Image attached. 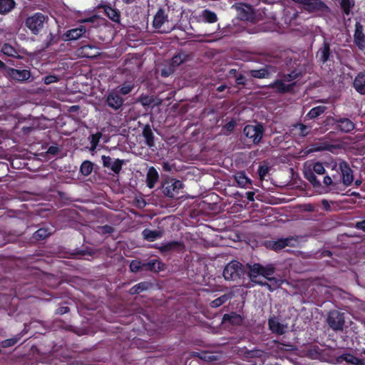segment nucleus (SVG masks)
Segmentation results:
<instances>
[{"instance_id":"nucleus-1","label":"nucleus","mask_w":365,"mask_h":365,"mask_svg":"<svg viewBox=\"0 0 365 365\" xmlns=\"http://www.w3.org/2000/svg\"><path fill=\"white\" fill-rule=\"evenodd\" d=\"M242 133L246 138L245 141L247 144L258 145L262 139L264 128L261 123L249 124L244 127Z\"/></svg>"},{"instance_id":"nucleus-2","label":"nucleus","mask_w":365,"mask_h":365,"mask_svg":"<svg viewBox=\"0 0 365 365\" xmlns=\"http://www.w3.org/2000/svg\"><path fill=\"white\" fill-rule=\"evenodd\" d=\"M48 21V17L47 15L41 12H36L26 19L25 26L32 34L38 35L44 29L45 24H47Z\"/></svg>"},{"instance_id":"nucleus-3","label":"nucleus","mask_w":365,"mask_h":365,"mask_svg":"<svg viewBox=\"0 0 365 365\" xmlns=\"http://www.w3.org/2000/svg\"><path fill=\"white\" fill-rule=\"evenodd\" d=\"M327 125H331L334 129L342 133H349L355 129V124L348 118L340 116L327 117Z\"/></svg>"},{"instance_id":"nucleus-4","label":"nucleus","mask_w":365,"mask_h":365,"mask_svg":"<svg viewBox=\"0 0 365 365\" xmlns=\"http://www.w3.org/2000/svg\"><path fill=\"white\" fill-rule=\"evenodd\" d=\"M222 274L225 280L240 279L245 274L243 265L237 260H232L225 267Z\"/></svg>"},{"instance_id":"nucleus-5","label":"nucleus","mask_w":365,"mask_h":365,"mask_svg":"<svg viewBox=\"0 0 365 365\" xmlns=\"http://www.w3.org/2000/svg\"><path fill=\"white\" fill-rule=\"evenodd\" d=\"M182 187V181L173 178H167L162 182L163 192L169 197L174 198L177 197Z\"/></svg>"},{"instance_id":"nucleus-6","label":"nucleus","mask_w":365,"mask_h":365,"mask_svg":"<svg viewBox=\"0 0 365 365\" xmlns=\"http://www.w3.org/2000/svg\"><path fill=\"white\" fill-rule=\"evenodd\" d=\"M327 322L335 331H342L345 324L344 313L338 310H331L328 313Z\"/></svg>"},{"instance_id":"nucleus-7","label":"nucleus","mask_w":365,"mask_h":365,"mask_svg":"<svg viewBox=\"0 0 365 365\" xmlns=\"http://www.w3.org/2000/svg\"><path fill=\"white\" fill-rule=\"evenodd\" d=\"M297 243V240L294 237L286 238H279L277 240H268L265 242L267 248L278 252L286 247H294Z\"/></svg>"},{"instance_id":"nucleus-8","label":"nucleus","mask_w":365,"mask_h":365,"mask_svg":"<svg viewBox=\"0 0 365 365\" xmlns=\"http://www.w3.org/2000/svg\"><path fill=\"white\" fill-rule=\"evenodd\" d=\"M153 247L158 250L161 254L165 255L173 252H182L185 250V245L182 241L173 240L162 242L160 245L155 244Z\"/></svg>"},{"instance_id":"nucleus-9","label":"nucleus","mask_w":365,"mask_h":365,"mask_svg":"<svg viewBox=\"0 0 365 365\" xmlns=\"http://www.w3.org/2000/svg\"><path fill=\"white\" fill-rule=\"evenodd\" d=\"M168 23V16L165 14L163 9H159L154 16L153 21V26L158 30L159 33H169L171 31L170 28H165L164 24Z\"/></svg>"},{"instance_id":"nucleus-10","label":"nucleus","mask_w":365,"mask_h":365,"mask_svg":"<svg viewBox=\"0 0 365 365\" xmlns=\"http://www.w3.org/2000/svg\"><path fill=\"white\" fill-rule=\"evenodd\" d=\"M339 170L341 173L342 186L346 188L350 186L354 180L353 170L349 163L344 160L339 162Z\"/></svg>"},{"instance_id":"nucleus-11","label":"nucleus","mask_w":365,"mask_h":365,"mask_svg":"<svg viewBox=\"0 0 365 365\" xmlns=\"http://www.w3.org/2000/svg\"><path fill=\"white\" fill-rule=\"evenodd\" d=\"M4 76L11 80L23 82L29 79L31 77V72L27 69L19 70L9 67L8 68H6Z\"/></svg>"},{"instance_id":"nucleus-12","label":"nucleus","mask_w":365,"mask_h":365,"mask_svg":"<svg viewBox=\"0 0 365 365\" xmlns=\"http://www.w3.org/2000/svg\"><path fill=\"white\" fill-rule=\"evenodd\" d=\"M124 99L118 93L117 89H112L110 91L106 99V105L114 110H118L123 105Z\"/></svg>"},{"instance_id":"nucleus-13","label":"nucleus","mask_w":365,"mask_h":365,"mask_svg":"<svg viewBox=\"0 0 365 365\" xmlns=\"http://www.w3.org/2000/svg\"><path fill=\"white\" fill-rule=\"evenodd\" d=\"M295 86V82L285 84L284 81L282 78L275 80L274 82L269 84L267 87L274 90V91L277 93L284 94L292 93Z\"/></svg>"},{"instance_id":"nucleus-14","label":"nucleus","mask_w":365,"mask_h":365,"mask_svg":"<svg viewBox=\"0 0 365 365\" xmlns=\"http://www.w3.org/2000/svg\"><path fill=\"white\" fill-rule=\"evenodd\" d=\"M86 32V27L83 25L77 28L68 30L63 34L62 38L64 41L78 40L82 37Z\"/></svg>"},{"instance_id":"nucleus-15","label":"nucleus","mask_w":365,"mask_h":365,"mask_svg":"<svg viewBox=\"0 0 365 365\" xmlns=\"http://www.w3.org/2000/svg\"><path fill=\"white\" fill-rule=\"evenodd\" d=\"M354 42L359 49L363 50L365 48V34L364 33V26L359 22H356L355 24Z\"/></svg>"},{"instance_id":"nucleus-16","label":"nucleus","mask_w":365,"mask_h":365,"mask_svg":"<svg viewBox=\"0 0 365 365\" xmlns=\"http://www.w3.org/2000/svg\"><path fill=\"white\" fill-rule=\"evenodd\" d=\"M268 327L272 333L277 335H282L286 332L287 325L280 323L275 317L268 319Z\"/></svg>"},{"instance_id":"nucleus-17","label":"nucleus","mask_w":365,"mask_h":365,"mask_svg":"<svg viewBox=\"0 0 365 365\" xmlns=\"http://www.w3.org/2000/svg\"><path fill=\"white\" fill-rule=\"evenodd\" d=\"M248 268V276L252 282L256 284L259 280L257 279V277L262 276L263 265L259 263H254L253 264H247Z\"/></svg>"},{"instance_id":"nucleus-18","label":"nucleus","mask_w":365,"mask_h":365,"mask_svg":"<svg viewBox=\"0 0 365 365\" xmlns=\"http://www.w3.org/2000/svg\"><path fill=\"white\" fill-rule=\"evenodd\" d=\"M190 59V55L186 51H180L173 56L170 62V67L174 70L176 67L179 66L182 63L189 61Z\"/></svg>"},{"instance_id":"nucleus-19","label":"nucleus","mask_w":365,"mask_h":365,"mask_svg":"<svg viewBox=\"0 0 365 365\" xmlns=\"http://www.w3.org/2000/svg\"><path fill=\"white\" fill-rule=\"evenodd\" d=\"M353 86L361 95H365V71L359 72L355 77Z\"/></svg>"},{"instance_id":"nucleus-20","label":"nucleus","mask_w":365,"mask_h":365,"mask_svg":"<svg viewBox=\"0 0 365 365\" xmlns=\"http://www.w3.org/2000/svg\"><path fill=\"white\" fill-rule=\"evenodd\" d=\"M142 135L145 139V143L149 148L155 147V135L149 124L143 127Z\"/></svg>"},{"instance_id":"nucleus-21","label":"nucleus","mask_w":365,"mask_h":365,"mask_svg":"<svg viewBox=\"0 0 365 365\" xmlns=\"http://www.w3.org/2000/svg\"><path fill=\"white\" fill-rule=\"evenodd\" d=\"M143 270L158 272L165 268V264L158 259H151L143 263Z\"/></svg>"},{"instance_id":"nucleus-22","label":"nucleus","mask_w":365,"mask_h":365,"mask_svg":"<svg viewBox=\"0 0 365 365\" xmlns=\"http://www.w3.org/2000/svg\"><path fill=\"white\" fill-rule=\"evenodd\" d=\"M60 41V36L57 34L49 32L46 38L41 43V49L44 51L51 46L57 44Z\"/></svg>"},{"instance_id":"nucleus-23","label":"nucleus","mask_w":365,"mask_h":365,"mask_svg":"<svg viewBox=\"0 0 365 365\" xmlns=\"http://www.w3.org/2000/svg\"><path fill=\"white\" fill-rule=\"evenodd\" d=\"M222 321L224 322H229L232 325L240 326L243 323L244 318L236 312H230L223 315Z\"/></svg>"},{"instance_id":"nucleus-24","label":"nucleus","mask_w":365,"mask_h":365,"mask_svg":"<svg viewBox=\"0 0 365 365\" xmlns=\"http://www.w3.org/2000/svg\"><path fill=\"white\" fill-rule=\"evenodd\" d=\"M330 55V44L324 41L322 46L318 51L317 56H319V61L322 63H325L329 60Z\"/></svg>"},{"instance_id":"nucleus-25","label":"nucleus","mask_w":365,"mask_h":365,"mask_svg":"<svg viewBox=\"0 0 365 365\" xmlns=\"http://www.w3.org/2000/svg\"><path fill=\"white\" fill-rule=\"evenodd\" d=\"M96 50V46L91 44H86L79 47L78 51L82 56L92 58L96 57L97 55Z\"/></svg>"},{"instance_id":"nucleus-26","label":"nucleus","mask_w":365,"mask_h":365,"mask_svg":"<svg viewBox=\"0 0 365 365\" xmlns=\"http://www.w3.org/2000/svg\"><path fill=\"white\" fill-rule=\"evenodd\" d=\"M158 173L154 167H150L148 169L146 176V183L149 188H153L155 183L158 180Z\"/></svg>"},{"instance_id":"nucleus-27","label":"nucleus","mask_w":365,"mask_h":365,"mask_svg":"<svg viewBox=\"0 0 365 365\" xmlns=\"http://www.w3.org/2000/svg\"><path fill=\"white\" fill-rule=\"evenodd\" d=\"M142 235L144 240L148 242H153L163 237V232L160 230H152L146 228L142 232Z\"/></svg>"},{"instance_id":"nucleus-28","label":"nucleus","mask_w":365,"mask_h":365,"mask_svg":"<svg viewBox=\"0 0 365 365\" xmlns=\"http://www.w3.org/2000/svg\"><path fill=\"white\" fill-rule=\"evenodd\" d=\"M152 287V284L149 282H141L133 286L130 290L129 294L131 295L140 294L144 291L148 290Z\"/></svg>"},{"instance_id":"nucleus-29","label":"nucleus","mask_w":365,"mask_h":365,"mask_svg":"<svg viewBox=\"0 0 365 365\" xmlns=\"http://www.w3.org/2000/svg\"><path fill=\"white\" fill-rule=\"evenodd\" d=\"M327 107L324 106H318L312 108L306 115L305 118L313 120L325 113Z\"/></svg>"},{"instance_id":"nucleus-30","label":"nucleus","mask_w":365,"mask_h":365,"mask_svg":"<svg viewBox=\"0 0 365 365\" xmlns=\"http://www.w3.org/2000/svg\"><path fill=\"white\" fill-rule=\"evenodd\" d=\"M235 179L237 185L241 187H246L247 185H252L251 180L243 171L237 172L235 175Z\"/></svg>"},{"instance_id":"nucleus-31","label":"nucleus","mask_w":365,"mask_h":365,"mask_svg":"<svg viewBox=\"0 0 365 365\" xmlns=\"http://www.w3.org/2000/svg\"><path fill=\"white\" fill-rule=\"evenodd\" d=\"M16 6L14 0H0V14H7Z\"/></svg>"},{"instance_id":"nucleus-32","label":"nucleus","mask_w":365,"mask_h":365,"mask_svg":"<svg viewBox=\"0 0 365 365\" xmlns=\"http://www.w3.org/2000/svg\"><path fill=\"white\" fill-rule=\"evenodd\" d=\"M304 176L314 187L319 188L322 186L320 180L317 178L315 173L312 170H304Z\"/></svg>"},{"instance_id":"nucleus-33","label":"nucleus","mask_w":365,"mask_h":365,"mask_svg":"<svg viewBox=\"0 0 365 365\" xmlns=\"http://www.w3.org/2000/svg\"><path fill=\"white\" fill-rule=\"evenodd\" d=\"M249 74L252 78L262 79L268 78L270 73L267 68H262L260 69L250 70Z\"/></svg>"},{"instance_id":"nucleus-34","label":"nucleus","mask_w":365,"mask_h":365,"mask_svg":"<svg viewBox=\"0 0 365 365\" xmlns=\"http://www.w3.org/2000/svg\"><path fill=\"white\" fill-rule=\"evenodd\" d=\"M331 178L334 184V187H331V192L339 193L340 191H344L345 190L342 186L341 174L339 175H333Z\"/></svg>"},{"instance_id":"nucleus-35","label":"nucleus","mask_w":365,"mask_h":365,"mask_svg":"<svg viewBox=\"0 0 365 365\" xmlns=\"http://www.w3.org/2000/svg\"><path fill=\"white\" fill-rule=\"evenodd\" d=\"M293 127L294 128L292 129V130H296V134L301 137L307 136L310 133L311 130L310 126H308L300 123L293 125Z\"/></svg>"},{"instance_id":"nucleus-36","label":"nucleus","mask_w":365,"mask_h":365,"mask_svg":"<svg viewBox=\"0 0 365 365\" xmlns=\"http://www.w3.org/2000/svg\"><path fill=\"white\" fill-rule=\"evenodd\" d=\"M340 359L346 363L354 365H363V360L357 358L351 354L346 353L340 356Z\"/></svg>"},{"instance_id":"nucleus-37","label":"nucleus","mask_w":365,"mask_h":365,"mask_svg":"<svg viewBox=\"0 0 365 365\" xmlns=\"http://www.w3.org/2000/svg\"><path fill=\"white\" fill-rule=\"evenodd\" d=\"M23 336L22 333L15 335L14 337L6 339L1 342V346L2 348H9L16 345L21 339Z\"/></svg>"},{"instance_id":"nucleus-38","label":"nucleus","mask_w":365,"mask_h":365,"mask_svg":"<svg viewBox=\"0 0 365 365\" xmlns=\"http://www.w3.org/2000/svg\"><path fill=\"white\" fill-rule=\"evenodd\" d=\"M105 11L108 17L114 22L118 23L120 19V12L111 6H107Z\"/></svg>"},{"instance_id":"nucleus-39","label":"nucleus","mask_w":365,"mask_h":365,"mask_svg":"<svg viewBox=\"0 0 365 365\" xmlns=\"http://www.w3.org/2000/svg\"><path fill=\"white\" fill-rule=\"evenodd\" d=\"M354 0H341L340 1V7L344 14L346 16L351 14V11L354 8Z\"/></svg>"},{"instance_id":"nucleus-40","label":"nucleus","mask_w":365,"mask_h":365,"mask_svg":"<svg viewBox=\"0 0 365 365\" xmlns=\"http://www.w3.org/2000/svg\"><path fill=\"white\" fill-rule=\"evenodd\" d=\"M102 135H103V134L100 131H98L96 133L91 134L89 135L88 140L91 143V148H90L91 151H94L96 149V148L100 142V140L102 138Z\"/></svg>"},{"instance_id":"nucleus-41","label":"nucleus","mask_w":365,"mask_h":365,"mask_svg":"<svg viewBox=\"0 0 365 365\" xmlns=\"http://www.w3.org/2000/svg\"><path fill=\"white\" fill-rule=\"evenodd\" d=\"M51 235V232L44 227L39 228L33 235V238L36 240H44Z\"/></svg>"},{"instance_id":"nucleus-42","label":"nucleus","mask_w":365,"mask_h":365,"mask_svg":"<svg viewBox=\"0 0 365 365\" xmlns=\"http://www.w3.org/2000/svg\"><path fill=\"white\" fill-rule=\"evenodd\" d=\"M93 170V163L89 160H85L80 167V172L85 176L89 175Z\"/></svg>"},{"instance_id":"nucleus-43","label":"nucleus","mask_w":365,"mask_h":365,"mask_svg":"<svg viewBox=\"0 0 365 365\" xmlns=\"http://www.w3.org/2000/svg\"><path fill=\"white\" fill-rule=\"evenodd\" d=\"M307 356L312 359H319L322 356H324L323 350L317 345L312 346L308 349Z\"/></svg>"},{"instance_id":"nucleus-44","label":"nucleus","mask_w":365,"mask_h":365,"mask_svg":"<svg viewBox=\"0 0 365 365\" xmlns=\"http://www.w3.org/2000/svg\"><path fill=\"white\" fill-rule=\"evenodd\" d=\"M202 17L205 21L212 24L217 21V16L214 11H212L209 9H205L202 11Z\"/></svg>"},{"instance_id":"nucleus-45","label":"nucleus","mask_w":365,"mask_h":365,"mask_svg":"<svg viewBox=\"0 0 365 365\" xmlns=\"http://www.w3.org/2000/svg\"><path fill=\"white\" fill-rule=\"evenodd\" d=\"M230 299L229 295L223 294L211 301L210 305L212 308H217L225 304Z\"/></svg>"},{"instance_id":"nucleus-46","label":"nucleus","mask_w":365,"mask_h":365,"mask_svg":"<svg viewBox=\"0 0 365 365\" xmlns=\"http://www.w3.org/2000/svg\"><path fill=\"white\" fill-rule=\"evenodd\" d=\"M95 231L99 235H111L115 231V229L110 225H106L103 226H97Z\"/></svg>"},{"instance_id":"nucleus-47","label":"nucleus","mask_w":365,"mask_h":365,"mask_svg":"<svg viewBox=\"0 0 365 365\" xmlns=\"http://www.w3.org/2000/svg\"><path fill=\"white\" fill-rule=\"evenodd\" d=\"M1 51L4 54L8 56L16 57L19 56L17 51L9 43L4 44L1 48Z\"/></svg>"},{"instance_id":"nucleus-48","label":"nucleus","mask_w":365,"mask_h":365,"mask_svg":"<svg viewBox=\"0 0 365 365\" xmlns=\"http://www.w3.org/2000/svg\"><path fill=\"white\" fill-rule=\"evenodd\" d=\"M133 88V84H132L131 83L125 82L121 86L118 87L116 89L118 90V92L120 96H125L129 94L132 91Z\"/></svg>"},{"instance_id":"nucleus-49","label":"nucleus","mask_w":365,"mask_h":365,"mask_svg":"<svg viewBox=\"0 0 365 365\" xmlns=\"http://www.w3.org/2000/svg\"><path fill=\"white\" fill-rule=\"evenodd\" d=\"M123 164H125L124 160L115 159L112 162L109 169H110L114 173L119 174L122 170Z\"/></svg>"},{"instance_id":"nucleus-50","label":"nucleus","mask_w":365,"mask_h":365,"mask_svg":"<svg viewBox=\"0 0 365 365\" xmlns=\"http://www.w3.org/2000/svg\"><path fill=\"white\" fill-rule=\"evenodd\" d=\"M275 270L276 268L273 264H268L266 266H263L262 277L267 279L271 277L270 276L274 274Z\"/></svg>"},{"instance_id":"nucleus-51","label":"nucleus","mask_w":365,"mask_h":365,"mask_svg":"<svg viewBox=\"0 0 365 365\" xmlns=\"http://www.w3.org/2000/svg\"><path fill=\"white\" fill-rule=\"evenodd\" d=\"M302 73L300 72L294 70L291 71L289 73L284 74L282 76V79L287 82H291L294 80H296L302 76Z\"/></svg>"},{"instance_id":"nucleus-52","label":"nucleus","mask_w":365,"mask_h":365,"mask_svg":"<svg viewBox=\"0 0 365 365\" xmlns=\"http://www.w3.org/2000/svg\"><path fill=\"white\" fill-rule=\"evenodd\" d=\"M235 87L238 89H241L242 87L247 85V79L246 76L242 73H239L235 78Z\"/></svg>"},{"instance_id":"nucleus-53","label":"nucleus","mask_w":365,"mask_h":365,"mask_svg":"<svg viewBox=\"0 0 365 365\" xmlns=\"http://www.w3.org/2000/svg\"><path fill=\"white\" fill-rule=\"evenodd\" d=\"M129 267L132 272H138L140 270H143V262L138 260H133Z\"/></svg>"},{"instance_id":"nucleus-54","label":"nucleus","mask_w":365,"mask_h":365,"mask_svg":"<svg viewBox=\"0 0 365 365\" xmlns=\"http://www.w3.org/2000/svg\"><path fill=\"white\" fill-rule=\"evenodd\" d=\"M315 174L322 175L325 173V168L323 164L320 162H317L313 165V169L312 170Z\"/></svg>"},{"instance_id":"nucleus-55","label":"nucleus","mask_w":365,"mask_h":365,"mask_svg":"<svg viewBox=\"0 0 365 365\" xmlns=\"http://www.w3.org/2000/svg\"><path fill=\"white\" fill-rule=\"evenodd\" d=\"M269 169V167L266 165H259L258 168V175L260 180H264L265 176L267 175Z\"/></svg>"},{"instance_id":"nucleus-56","label":"nucleus","mask_w":365,"mask_h":365,"mask_svg":"<svg viewBox=\"0 0 365 365\" xmlns=\"http://www.w3.org/2000/svg\"><path fill=\"white\" fill-rule=\"evenodd\" d=\"M58 77L56 75H48V76H45V78L43 79V82L46 85H49L51 83L58 82Z\"/></svg>"},{"instance_id":"nucleus-57","label":"nucleus","mask_w":365,"mask_h":365,"mask_svg":"<svg viewBox=\"0 0 365 365\" xmlns=\"http://www.w3.org/2000/svg\"><path fill=\"white\" fill-rule=\"evenodd\" d=\"M323 182L324 185L328 188L329 191L331 192V187H334L331 177L326 175L324 177Z\"/></svg>"},{"instance_id":"nucleus-58","label":"nucleus","mask_w":365,"mask_h":365,"mask_svg":"<svg viewBox=\"0 0 365 365\" xmlns=\"http://www.w3.org/2000/svg\"><path fill=\"white\" fill-rule=\"evenodd\" d=\"M101 159L103 167L109 168L113 162V159L110 156L106 155H102Z\"/></svg>"},{"instance_id":"nucleus-59","label":"nucleus","mask_w":365,"mask_h":365,"mask_svg":"<svg viewBox=\"0 0 365 365\" xmlns=\"http://www.w3.org/2000/svg\"><path fill=\"white\" fill-rule=\"evenodd\" d=\"M235 125H236V122L234 120H231L230 121L227 122L224 125V129H225L227 131L231 133L234 130Z\"/></svg>"},{"instance_id":"nucleus-60","label":"nucleus","mask_w":365,"mask_h":365,"mask_svg":"<svg viewBox=\"0 0 365 365\" xmlns=\"http://www.w3.org/2000/svg\"><path fill=\"white\" fill-rule=\"evenodd\" d=\"M269 283L272 286H274V290H276L281 285V280L275 277L268 278Z\"/></svg>"},{"instance_id":"nucleus-61","label":"nucleus","mask_w":365,"mask_h":365,"mask_svg":"<svg viewBox=\"0 0 365 365\" xmlns=\"http://www.w3.org/2000/svg\"><path fill=\"white\" fill-rule=\"evenodd\" d=\"M9 236L6 235L4 232H0V247L4 246L9 242Z\"/></svg>"},{"instance_id":"nucleus-62","label":"nucleus","mask_w":365,"mask_h":365,"mask_svg":"<svg viewBox=\"0 0 365 365\" xmlns=\"http://www.w3.org/2000/svg\"><path fill=\"white\" fill-rule=\"evenodd\" d=\"M35 129H36V128L33 125L23 126L21 128V132L22 133L23 135H29L32 131H34Z\"/></svg>"},{"instance_id":"nucleus-63","label":"nucleus","mask_w":365,"mask_h":365,"mask_svg":"<svg viewBox=\"0 0 365 365\" xmlns=\"http://www.w3.org/2000/svg\"><path fill=\"white\" fill-rule=\"evenodd\" d=\"M256 284H259L260 286H262V287H266L268 289V290H269L270 292L274 291V286H272L271 284H269L267 282H263L262 280H259V282H257Z\"/></svg>"},{"instance_id":"nucleus-64","label":"nucleus","mask_w":365,"mask_h":365,"mask_svg":"<svg viewBox=\"0 0 365 365\" xmlns=\"http://www.w3.org/2000/svg\"><path fill=\"white\" fill-rule=\"evenodd\" d=\"M70 311V309L68 307H59L56 310V314H58V315H63L64 314H66L68 312H69Z\"/></svg>"}]
</instances>
